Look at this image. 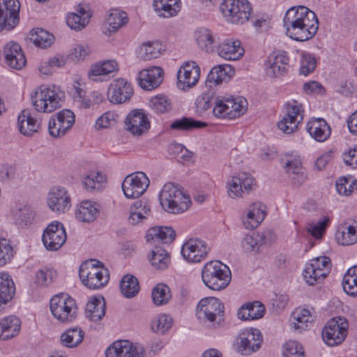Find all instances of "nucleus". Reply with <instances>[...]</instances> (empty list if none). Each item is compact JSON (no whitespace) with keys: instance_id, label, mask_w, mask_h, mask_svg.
<instances>
[{"instance_id":"obj_64","label":"nucleus","mask_w":357,"mask_h":357,"mask_svg":"<svg viewBox=\"0 0 357 357\" xmlns=\"http://www.w3.org/2000/svg\"><path fill=\"white\" fill-rule=\"evenodd\" d=\"M343 160L347 165L351 166L352 168L357 167V146L344 153Z\"/></svg>"},{"instance_id":"obj_60","label":"nucleus","mask_w":357,"mask_h":357,"mask_svg":"<svg viewBox=\"0 0 357 357\" xmlns=\"http://www.w3.org/2000/svg\"><path fill=\"white\" fill-rule=\"evenodd\" d=\"M328 222L329 219L328 218H324V220H320L317 223H312L309 225L308 232L310 233L315 238H320L322 237Z\"/></svg>"},{"instance_id":"obj_31","label":"nucleus","mask_w":357,"mask_h":357,"mask_svg":"<svg viewBox=\"0 0 357 357\" xmlns=\"http://www.w3.org/2000/svg\"><path fill=\"white\" fill-rule=\"evenodd\" d=\"M105 301L102 296L93 297L86 306V317L91 321H100L105 315Z\"/></svg>"},{"instance_id":"obj_9","label":"nucleus","mask_w":357,"mask_h":357,"mask_svg":"<svg viewBox=\"0 0 357 357\" xmlns=\"http://www.w3.org/2000/svg\"><path fill=\"white\" fill-rule=\"evenodd\" d=\"M224 305L214 297L202 299L197 306V316L199 319L208 321L213 326L220 325L224 316Z\"/></svg>"},{"instance_id":"obj_53","label":"nucleus","mask_w":357,"mask_h":357,"mask_svg":"<svg viewBox=\"0 0 357 357\" xmlns=\"http://www.w3.org/2000/svg\"><path fill=\"white\" fill-rule=\"evenodd\" d=\"M162 45L158 41L149 42L144 44L142 51V58L144 60H151L158 57L163 51Z\"/></svg>"},{"instance_id":"obj_34","label":"nucleus","mask_w":357,"mask_h":357,"mask_svg":"<svg viewBox=\"0 0 357 357\" xmlns=\"http://www.w3.org/2000/svg\"><path fill=\"white\" fill-rule=\"evenodd\" d=\"M153 6L160 17L169 18L176 16L181 10L180 0H154Z\"/></svg>"},{"instance_id":"obj_28","label":"nucleus","mask_w":357,"mask_h":357,"mask_svg":"<svg viewBox=\"0 0 357 357\" xmlns=\"http://www.w3.org/2000/svg\"><path fill=\"white\" fill-rule=\"evenodd\" d=\"M218 53L226 60H238L243 55L244 49L239 40L226 39L219 45Z\"/></svg>"},{"instance_id":"obj_4","label":"nucleus","mask_w":357,"mask_h":357,"mask_svg":"<svg viewBox=\"0 0 357 357\" xmlns=\"http://www.w3.org/2000/svg\"><path fill=\"white\" fill-rule=\"evenodd\" d=\"M159 199L162 207L172 213L187 211L191 203L189 197L172 183H166L163 186Z\"/></svg>"},{"instance_id":"obj_5","label":"nucleus","mask_w":357,"mask_h":357,"mask_svg":"<svg viewBox=\"0 0 357 357\" xmlns=\"http://www.w3.org/2000/svg\"><path fill=\"white\" fill-rule=\"evenodd\" d=\"M100 262L91 260L80 266L79 275L82 284L91 289H96L105 286L109 281L107 269L99 266Z\"/></svg>"},{"instance_id":"obj_61","label":"nucleus","mask_w":357,"mask_h":357,"mask_svg":"<svg viewBox=\"0 0 357 357\" xmlns=\"http://www.w3.org/2000/svg\"><path fill=\"white\" fill-rule=\"evenodd\" d=\"M247 305L252 320L260 319L264 315L265 307L261 303L254 301L253 303H247Z\"/></svg>"},{"instance_id":"obj_45","label":"nucleus","mask_w":357,"mask_h":357,"mask_svg":"<svg viewBox=\"0 0 357 357\" xmlns=\"http://www.w3.org/2000/svg\"><path fill=\"white\" fill-rule=\"evenodd\" d=\"M284 108V117L298 123V125L303 121L304 110L302 105L297 100L289 101Z\"/></svg>"},{"instance_id":"obj_39","label":"nucleus","mask_w":357,"mask_h":357,"mask_svg":"<svg viewBox=\"0 0 357 357\" xmlns=\"http://www.w3.org/2000/svg\"><path fill=\"white\" fill-rule=\"evenodd\" d=\"M206 126L207 123L206 122L184 116L174 121L170 125V128L179 131H192Z\"/></svg>"},{"instance_id":"obj_42","label":"nucleus","mask_w":357,"mask_h":357,"mask_svg":"<svg viewBox=\"0 0 357 357\" xmlns=\"http://www.w3.org/2000/svg\"><path fill=\"white\" fill-rule=\"evenodd\" d=\"M342 287L346 294L357 296V266L348 269L343 278Z\"/></svg>"},{"instance_id":"obj_37","label":"nucleus","mask_w":357,"mask_h":357,"mask_svg":"<svg viewBox=\"0 0 357 357\" xmlns=\"http://www.w3.org/2000/svg\"><path fill=\"white\" fill-rule=\"evenodd\" d=\"M99 210L96 204L90 201L82 202L76 210L75 215L82 222H93L98 215Z\"/></svg>"},{"instance_id":"obj_29","label":"nucleus","mask_w":357,"mask_h":357,"mask_svg":"<svg viewBox=\"0 0 357 357\" xmlns=\"http://www.w3.org/2000/svg\"><path fill=\"white\" fill-rule=\"evenodd\" d=\"M176 236L175 231L169 227H155L148 230L146 240L151 244L155 243H170Z\"/></svg>"},{"instance_id":"obj_40","label":"nucleus","mask_w":357,"mask_h":357,"mask_svg":"<svg viewBox=\"0 0 357 357\" xmlns=\"http://www.w3.org/2000/svg\"><path fill=\"white\" fill-rule=\"evenodd\" d=\"M269 234V233L264 232L261 234L257 233L252 236L246 235L242 241V245L247 252L255 251L258 252L259 248L268 242V235Z\"/></svg>"},{"instance_id":"obj_57","label":"nucleus","mask_w":357,"mask_h":357,"mask_svg":"<svg viewBox=\"0 0 357 357\" xmlns=\"http://www.w3.org/2000/svg\"><path fill=\"white\" fill-rule=\"evenodd\" d=\"M56 277V273L53 268H43L36 273V283L40 286H47Z\"/></svg>"},{"instance_id":"obj_54","label":"nucleus","mask_w":357,"mask_h":357,"mask_svg":"<svg viewBox=\"0 0 357 357\" xmlns=\"http://www.w3.org/2000/svg\"><path fill=\"white\" fill-rule=\"evenodd\" d=\"M150 106L157 113H165L171 109L172 102L167 96L160 95L151 98Z\"/></svg>"},{"instance_id":"obj_41","label":"nucleus","mask_w":357,"mask_h":357,"mask_svg":"<svg viewBox=\"0 0 357 357\" xmlns=\"http://www.w3.org/2000/svg\"><path fill=\"white\" fill-rule=\"evenodd\" d=\"M84 337V333L81 328H75L67 330L61 335V344L68 348L76 347L81 344Z\"/></svg>"},{"instance_id":"obj_50","label":"nucleus","mask_w":357,"mask_h":357,"mask_svg":"<svg viewBox=\"0 0 357 357\" xmlns=\"http://www.w3.org/2000/svg\"><path fill=\"white\" fill-rule=\"evenodd\" d=\"M195 37L198 45L206 52L211 51L215 38L207 29H200L195 32Z\"/></svg>"},{"instance_id":"obj_63","label":"nucleus","mask_w":357,"mask_h":357,"mask_svg":"<svg viewBox=\"0 0 357 357\" xmlns=\"http://www.w3.org/2000/svg\"><path fill=\"white\" fill-rule=\"evenodd\" d=\"M57 123L58 121L56 120L54 116H52L49 121V133L53 137H61L67 132V130H66L63 127L59 126Z\"/></svg>"},{"instance_id":"obj_10","label":"nucleus","mask_w":357,"mask_h":357,"mask_svg":"<svg viewBox=\"0 0 357 357\" xmlns=\"http://www.w3.org/2000/svg\"><path fill=\"white\" fill-rule=\"evenodd\" d=\"M331 262L329 257L322 256L312 259L303 272V278L310 285H314L322 282L329 274Z\"/></svg>"},{"instance_id":"obj_36","label":"nucleus","mask_w":357,"mask_h":357,"mask_svg":"<svg viewBox=\"0 0 357 357\" xmlns=\"http://www.w3.org/2000/svg\"><path fill=\"white\" fill-rule=\"evenodd\" d=\"M15 292V284L10 275L0 273V307L10 301Z\"/></svg>"},{"instance_id":"obj_27","label":"nucleus","mask_w":357,"mask_h":357,"mask_svg":"<svg viewBox=\"0 0 357 357\" xmlns=\"http://www.w3.org/2000/svg\"><path fill=\"white\" fill-rule=\"evenodd\" d=\"M306 130L316 141L324 142L331 134V130L327 122L321 118L312 119L307 122Z\"/></svg>"},{"instance_id":"obj_22","label":"nucleus","mask_w":357,"mask_h":357,"mask_svg":"<svg viewBox=\"0 0 357 357\" xmlns=\"http://www.w3.org/2000/svg\"><path fill=\"white\" fill-rule=\"evenodd\" d=\"M127 130L134 135H142L150 128V122L142 109H134L125 121Z\"/></svg>"},{"instance_id":"obj_14","label":"nucleus","mask_w":357,"mask_h":357,"mask_svg":"<svg viewBox=\"0 0 357 357\" xmlns=\"http://www.w3.org/2000/svg\"><path fill=\"white\" fill-rule=\"evenodd\" d=\"M43 242L49 250H58L66 241V233L62 223L53 222L50 224L43 234Z\"/></svg>"},{"instance_id":"obj_32","label":"nucleus","mask_w":357,"mask_h":357,"mask_svg":"<svg viewBox=\"0 0 357 357\" xmlns=\"http://www.w3.org/2000/svg\"><path fill=\"white\" fill-rule=\"evenodd\" d=\"M284 167L293 184L301 185L305 181V171L300 158L287 160Z\"/></svg>"},{"instance_id":"obj_18","label":"nucleus","mask_w":357,"mask_h":357,"mask_svg":"<svg viewBox=\"0 0 357 357\" xmlns=\"http://www.w3.org/2000/svg\"><path fill=\"white\" fill-rule=\"evenodd\" d=\"M133 94L131 84L124 79L114 80L107 91L108 100L115 104H121L130 100Z\"/></svg>"},{"instance_id":"obj_3","label":"nucleus","mask_w":357,"mask_h":357,"mask_svg":"<svg viewBox=\"0 0 357 357\" xmlns=\"http://www.w3.org/2000/svg\"><path fill=\"white\" fill-rule=\"evenodd\" d=\"M202 277L208 288L219 291L229 285L231 273L229 268L220 261H210L204 266Z\"/></svg>"},{"instance_id":"obj_11","label":"nucleus","mask_w":357,"mask_h":357,"mask_svg":"<svg viewBox=\"0 0 357 357\" xmlns=\"http://www.w3.org/2000/svg\"><path fill=\"white\" fill-rule=\"evenodd\" d=\"M246 100L243 98H218L213 112L218 118L232 119L243 114L246 110Z\"/></svg>"},{"instance_id":"obj_62","label":"nucleus","mask_w":357,"mask_h":357,"mask_svg":"<svg viewBox=\"0 0 357 357\" xmlns=\"http://www.w3.org/2000/svg\"><path fill=\"white\" fill-rule=\"evenodd\" d=\"M298 123L284 116L278 123V128L286 134H291L298 129Z\"/></svg>"},{"instance_id":"obj_35","label":"nucleus","mask_w":357,"mask_h":357,"mask_svg":"<svg viewBox=\"0 0 357 357\" xmlns=\"http://www.w3.org/2000/svg\"><path fill=\"white\" fill-rule=\"evenodd\" d=\"M20 330V320L15 316L8 317L0 321V338L8 340L17 335Z\"/></svg>"},{"instance_id":"obj_47","label":"nucleus","mask_w":357,"mask_h":357,"mask_svg":"<svg viewBox=\"0 0 357 357\" xmlns=\"http://www.w3.org/2000/svg\"><path fill=\"white\" fill-rule=\"evenodd\" d=\"M292 322L295 329L305 330L307 327V323L312 321V317L310 310L307 309L297 308L292 313Z\"/></svg>"},{"instance_id":"obj_17","label":"nucleus","mask_w":357,"mask_h":357,"mask_svg":"<svg viewBox=\"0 0 357 357\" xmlns=\"http://www.w3.org/2000/svg\"><path fill=\"white\" fill-rule=\"evenodd\" d=\"M208 251V249L204 241L191 238L183 245L181 254L188 261L197 263L206 258Z\"/></svg>"},{"instance_id":"obj_46","label":"nucleus","mask_w":357,"mask_h":357,"mask_svg":"<svg viewBox=\"0 0 357 357\" xmlns=\"http://www.w3.org/2000/svg\"><path fill=\"white\" fill-rule=\"evenodd\" d=\"M118 70V64L114 60L100 61L93 65L89 73V76H99L107 75Z\"/></svg>"},{"instance_id":"obj_51","label":"nucleus","mask_w":357,"mask_h":357,"mask_svg":"<svg viewBox=\"0 0 357 357\" xmlns=\"http://www.w3.org/2000/svg\"><path fill=\"white\" fill-rule=\"evenodd\" d=\"M128 17L125 12L114 10L111 12L108 18L107 24L110 32L116 31L120 27L127 24Z\"/></svg>"},{"instance_id":"obj_49","label":"nucleus","mask_w":357,"mask_h":357,"mask_svg":"<svg viewBox=\"0 0 357 357\" xmlns=\"http://www.w3.org/2000/svg\"><path fill=\"white\" fill-rule=\"evenodd\" d=\"M106 177L100 172H91L84 178L83 184L88 191L99 190Z\"/></svg>"},{"instance_id":"obj_43","label":"nucleus","mask_w":357,"mask_h":357,"mask_svg":"<svg viewBox=\"0 0 357 357\" xmlns=\"http://www.w3.org/2000/svg\"><path fill=\"white\" fill-rule=\"evenodd\" d=\"M138 280L132 275H125L120 284V289L123 295L127 298L135 296L139 291Z\"/></svg>"},{"instance_id":"obj_59","label":"nucleus","mask_w":357,"mask_h":357,"mask_svg":"<svg viewBox=\"0 0 357 357\" xmlns=\"http://www.w3.org/2000/svg\"><path fill=\"white\" fill-rule=\"evenodd\" d=\"M284 357H305L303 347L295 341H289L284 346Z\"/></svg>"},{"instance_id":"obj_6","label":"nucleus","mask_w":357,"mask_h":357,"mask_svg":"<svg viewBox=\"0 0 357 357\" xmlns=\"http://www.w3.org/2000/svg\"><path fill=\"white\" fill-rule=\"evenodd\" d=\"M349 322L341 316L331 319L322 330V339L330 347L341 344L348 335Z\"/></svg>"},{"instance_id":"obj_38","label":"nucleus","mask_w":357,"mask_h":357,"mask_svg":"<svg viewBox=\"0 0 357 357\" xmlns=\"http://www.w3.org/2000/svg\"><path fill=\"white\" fill-rule=\"evenodd\" d=\"M29 38L36 47L40 48L50 47L54 40V37L52 33L40 28L32 29Z\"/></svg>"},{"instance_id":"obj_55","label":"nucleus","mask_w":357,"mask_h":357,"mask_svg":"<svg viewBox=\"0 0 357 357\" xmlns=\"http://www.w3.org/2000/svg\"><path fill=\"white\" fill-rule=\"evenodd\" d=\"M172 326V319L167 314H162L158 318L152 321L151 328L153 332L165 334Z\"/></svg>"},{"instance_id":"obj_52","label":"nucleus","mask_w":357,"mask_h":357,"mask_svg":"<svg viewBox=\"0 0 357 357\" xmlns=\"http://www.w3.org/2000/svg\"><path fill=\"white\" fill-rule=\"evenodd\" d=\"M171 297L170 289L165 284H159L153 289L152 298L156 305L167 303Z\"/></svg>"},{"instance_id":"obj_2","label":"nucleus","mask_w":357,"mask_h":357,"mask_svg":"<svg viewBox=\"0 0 357 357\" xmlns=\"http://www.w3.org/2000/svg\"><path fill=\"white\" fill-rule=\"evenodd\" d=\"M64 93L56 86H40L31 95L33 105L39 112L51 113L61 107Z\"/></svg>"},{"instance_id":"obj_33","label":"nucleus","mask_w":357,"mask_h":357,"mask_svg":"<svg viewBox=\"0 0 357 357\" xmlns=\"http://www.w3.org/2000/svg\"><path fill=\"white\" fill-rule=\"evenodd\" d=\"M234 74V69L229 65H219L213 67L208 75L206 85L213 87L229 79Z\"/></svg>"},{"instance_id":"obj_21","label":"nucleus","mask_w":357,"mask_h":357,"mask_svg":"<svg viewBox=\"0 0 357 357\" xmlns=\"http://www.w3.org/2000/svg\"><path fill=\"white\" fill-rule=\"evenodd\" d=\"M47 204L54 212L65 213L71 206V199L66 188L54 187L48 193Z\"/></svg>"},{"instance_id":"obj_19","label":"nucleus","mask_w":357,"mask_h":357,"mask_svg":"<svg viewBox=\"0 0 357 357\" xmlns=\"http://www.w3.org/2000/svg\"><path fill=\"white\" fill-rule=\"evenodd\" d=\"M228 195L230 197H241L248 194L256 185L255 179L246 173L232 177L228 183Z\"/></svg>"},{"instance_id":"obj_12","label":"nucleus","mask_w":357,"mask_h":357,"mask_svg":"<svg viewBox=\"0 0 357 357\" xmlns=\"http://www.w3.org/2000/svg\"><path fill=\"white\" fill-rule=\"evenodd\" d=\"M18 0H0V32L13 30L20 22Z\"/></svg>"},{"instance_id":"obj_20","label":"nucleus","mask_w":357,"mask_h":357,"mask_svg":"<svg viewBox=\"0 0 357 357\" xmlns=\"http://www.w3.org/2000/svg\"><path fill=\"white\" fill-rule=\"evenodd\" d=\"M105 355L106 357H144V350L128 340H119L107 348Z\"/></svg>"},{"instance_id":"obj_13","label":"nucleus","mask_w":357,"mask_h":357,"mask_svg":"<svg viewBox=\"0 0 357 357\" xmlns=\"http://www.w3.org/2000/svg\"><path fill=\"white\" fill-rule=\"evenodd\" d=\"M149 185V180L142 172L132 173L127 176L122 183V189L125 196L136 199L142 196Z\"/></svg>"},{"instance_id":"obj_58","label":"nucleus","mask_w":357,"mask_h":357,"mask_svg":"<svg viewBox=\"0 0 357 357\" xmlns=\"http://www.w3.org/2000/svg\"><path fill=\"white\" fill-rule=\"evenodd\" d=\"M317 66V61L314 56L310 54H303L301 59L300 73L305 76L312 73Z\"/></svg>"},{"instance_id":"obj_8","label":"nucleus","mask_w":357,"mask_h":357,"mask_svg":"<svg viewBox=\"0 0 357 357\" xmlns=\"http://www.w3.org/2000/svg\"><path fill=\"white\" fill-rule=\"evenodd\" d=\"M220 8L228 22L237 24L247 22L252 11L248 0H224Z\"/></svg>"},{"instance_id":"obj_16","label":"nucleus","mask_w":357,"mask_h":357,"mask_svg":"<svg viewBox=\"0 0 357 357\" xmlns=\"http://www.w3.org/2000/svg\"><path fill=\"white\" fill-rule=\"evenodd\" d=\"M200 68L194 61L185 62L177 73L178 88L186 90L194 86L199 81Z\"/></svg>"},{"instance_id":"obj_30","label":"nucleus","mask_w":357,"mask_h":357,"mask_svg":"<svg viewBox=\"0 0 357 357\" xmlns=\"http://www.w3.org/2000/svg\"><path fill=\"white\" fill-rule=\"evenodd\" d=\"M337 243L342 245H349L357 243V222L350 224L347 221L342 225L335 234Z\"/></svg>"},{"instance_id":"obj_7","label":"nucleus","mask_w":357,"mask_h":357,"mask_svg":"<svg viewBox=\"0 0 357 357\" xmlns=\"http://www.w3.org/2000/svg\"><path fill=\"white\" fill-rule=\"evenodd\" d=\"M50 310L53 316L62 323L72 322L77 317L76 302L66 294L53 296L50 301Z\"/></svg>"},{"instance_id":"obj_24","label":"nucleus","mask_w":357,"mask_h":357,"mask_svg":"<svg viewBox=\"0 0 357 357\" xmlns=\"http://www.w3.org/2000/svg\"><path fill=\"white\" fill-rule=\"evenodd\" d=\"M3 55L6 63L12 68L20 70L26 63L21 47L16 43L10 42L3 48Z\"/></svg>"},{"instance_id":"obj_48","label":"nucleus","mask_w":357,"mask_h":357,"mask_svg":"<svg viewBox=\"0 0 357 357\" xmlns=\"http://www.w3.org/2000/svg\"><path fill=\"white\" fill-rule=\"evenodd\" d=\"M80 14L70 13L67 16L66 23L73 29L81 30L88 24L90 15L87 14L82 8L80 10Z\"/></svg>"},{"instance_id":"obj_15","label":"nucleus","mask_w":357,"mask_h":357,"mask_svg":"<svg viewBox=\"0 0 357 357\" xmlns=\"http://www.w3.org/2000/svg\"><path fill=\"white\" fill-rule=\"evenodd\" d=\"M262 335L258 329H246L238 337V350L243 355H250L261 347Z\"/></svg>"},{"instance_id":"obj_44","label":"nucleus","mask_w":357,"mask_h":357,"mask_svg":"<svg viewBox=\"0 0 357 357\" xmlns=\"http://www.w3.org/2000/svg\"><path fill=\"white\" fill-rule=\"evenodd\" d=\"M151 265L158 270L167 268L170 263V255L165 250L155 248L149 259Z\"/></svg>"},{"instance_id":"obj_1","label":"nucleus","mask_w":357,"mask_h":357,"mask_svg":"<svg viewBox=\"0 0 357 357\" xmlns=\"http://www.w3.org/2000/svg\"><path fill=\"white\" fill-rule=\"evenodd\" d=\"M287 35L297 41L311 39L317 32L319 21L316 14L303 6L289 8L283 19Z\"/></svg>"},{"instance_id":"obj_25","label":"nucleus","mask_w":357,"mask_h":357,"mask_svg":"<svg viewBox=\"0 0 357 357\" xmlns=\"http://www.w3.org/2000/svg\"><path fill=\"white\" fill-rule=\"evenodd\" d=\"M289 57L285 52L272 53L268 60L267 73L278 77L287 73L289 68Z\"/></svg>"},{"instance_id":"obj_26","label":"nucleus","mask_w":357,"mask_h":357,"mask_svg":"<svg viewBox=\"0 0 357 357\" xmlns=\"http://www.w3.org/2000/svg\"><path fill=\"white\" fill-rule=\"evenodd\" d=\"M41 126V120L33 116L27 109L21 112L18 116V127L21 134L24 136H32L38 132Z\"/></svg>"},{"instance_id":"obj_56","label":"nucleus","mask_w":357,"mask_h":357,"mask_svg":"<svg viewBox=\"0 0 357 357\" xmlns=\"http://www.w3.org/2000/svg\"><path fill=\"white\" fill-rule=\"evenodd\" d=\"M58 121L57 124L63 127L67 132L72 128L75 123V114L69 109L60 111L54 116Z\"/></svg>"},{"instance_id":"obj_23","label":"nucleus","mask_w":357,"mask_h":357,"mask_svg":"<svg viewBox=\"0 0 357 357\" xmlns=\"http://www.w3.org/2000/svg\"><path fill=\"white\" fill-rule=\"evenodd\" d=\"M163 70L160 67H151L142 70L137 75L139 85L145 90L158 87L163 80Z\"/></svg>"}]
</instances>
